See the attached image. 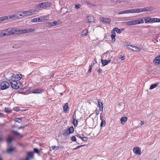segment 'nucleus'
I'll return each instance as SVG.
<instances>
[{
  "label": "nucleus",
  "mask_w": 160,
  "mask_h": 160,
  "mask_svg": "<svg viewBox=\"0 0 160 160\" xmlns=\"http://www.w3.org/2000/svg\"><path fill=\"white\" fill-rule=\"evenodd\" d=\"M8 17H9V19L14 18L15 19L19 18V16L17 14L11 15L8 16Z\"/></svg>",
  "instance_id": "nucleus-30"
},
{
  "label": "nucleus",
  "mask_w": 160,
  "mask_h": 160,
  "mask_svg": "<svg viewBox=\"0 0 160 160\" xmlns=\"http://www.w3.org/2000/svg\"><path fill=\"white\" fill-rule=\"evenodd\" d=\"M17 126H14V125H13L12 126V128H16V127Z\"/></svg>",
  "instance_id": "nucleus-60"
},
{
  "label": "nucleus",
  "mask_w": 160,
  "mask_h": 160,
  "mask_svg": "<svg viewBox=\"0 0 160 160\" xmlns=\"http://www.w3.org/2000/svg\"><path fill=\"white\" fill-rule=\"evenodd\" d=\"M155 65H158L160 64V55L155 58L153 61Z\"/></svg>",
  "instance_id": "nucleus-11"
},
{
  "label": "nucleus",
  "mask_w": 160,
  "mask_h": 160,
  "mask_svg": "<svg viewBox=\"0 0 160 160\" xmlns=\"http://www.w3.org/2000/svg\"><path fill=\"white\" fill-rule=\"evenodd\" d=\"M15 121L19 123H21L22 122V119L20 118H16L15 119Z\"/></svg>",
  "instance_id": "nucleus-41"
},
{
  "label": "nucleus",
  "mask_w": 160,
  "mask_h": 160,
  "mask_svg": "<svg viewBox=\"0 0 160 160\" xmlns=\"http://www.w3.org/2000/svg\"><path fill=\"white\" fill-rule=\"evenodd\" d=\"M83 146H84L83 145H80V146H77L76 148H73V149L76 150V149H78L79 148H80Z\"/></svg>",
  "instance_id": "nucleus-47"
},
{
  "label": "nucleus",
  "mask_w": 160,
  "mask_h": 160,
  "mask_svg": "<svg viewBox=\"0 0 160 160\" xmlns=\"http://www.w3.org/2000/svg\"><path fill=\"white\" fill-rule=\"evenodd\" d=\"M38 18V22H45L48 20L47 16H41Z\"/></svg>",
  "instance_id": "nucleus-13"
},
{
  "label": "nucleus",
  "mask_w": 160,
  "mask_h": 160,
  "mask_svg": "<svg viewBox=\"0 0 160 160\" xmlns=\"http://www.w3.org/2000/svg\"><path fill=\"white\" fill-rule=\"evenodd\" d=\"M10 35L18 34V30L16 28H10Z\"/></svg>",
  "instance_id": "nucleus-10"
},
{
  "label": "nucleus",
  "mask_w": 160,
  "mask_h": 160,
  "mask_svg": "<svg viewBox=\"0 0 160 160\" xmlns=\"http://www.w3.org/2000/svg\"><path fill=\"white\" fill-rule=\"evenodd\" d=\"M127 118L126 117H122L121 118V122L122 124H123L127 121Z\"/></svg>",
  "instance_id": "nucleus-31"
},
{
  "label": "nucleus",
  "mask_w": 160,
  "mask_h": 160,
  "mask_svg": "<svg viewBox=\"0 0 160 160\" xmlns=\"http://www.w3.org/2000/svg\"><path fill=\"white\" fill-rule=\"evenodd\" d=\"M27 126V125L25 126H20L18 127V129H24L25 127Z\"/></svg>",
  "instance_id": "nucleus-55"
},
{
  "label": "nucleus",
  "mask_w": 160,
  "mask_h": 160,
  "mask_svg": "<svg viewBox=\"0 0 160 160\" xmlns=\"http://www.w3.org/2000/svg\"><path fill=\"white\" fill-rule=\"evenodd\" d=\"M88 30L86 29L83 30L81 34V36L82 37H85L88 35Z\"/></svg>",
  "instance_id": "nucleus-26"
},
{
  "label": "nucleus",
  "mask_w": 160,
  "mask_h": 160,
  "mask_svg": "<svg viewBox=\"0 0 160 160\" xmlns=\"http://www.w3.org/2000/svg\"><path fill=\"white\" fill-rule=\"evenodd\" d=\"M16 78L17 79L18 81L21 80L22 78V75L20 74H16L15 76Z\"/></svg>",
  "instance_id": "nucleus-35"
},
{
  "label": "nucleus",
  "mask_w": 160,
  "mask_h": 160,
  "mask_svg": "<svg viewBox=\"0 0 160 160\" xmlns=\"http://www.w3.org/2000/svg\"><path fill=\"white\" fill-rule=\"evenodd\" d=\"M5 111L8 113H10L11 112L12 110L9 108L6 107L4 109Z\"/></svg>",
  "instance_id": "nucleus-37"
},
{
  "label": "nucleus",
  "mask_w": 160,
  "mask_h": 160,
  "mask_svg": "<svg viewBox=\"0 0 160 160\" xmlns=\"http://www.w3.org/2000/svg\"><path fill=\"white\" fill-rule=\"evenodd\" d=\"M129 46H130L131 47L133 48H136V49H132V51H141L140 49L139 48L137 47V46H135L133 45H129Z\"/></svg>",
  "instance_id": "nucleus-32"
},
{
  "label": "nucleus",
  "mask_w": 160,
  "mask_h": 160,
  "mask_svg": "<svg viewBox=\"0 0 160 160\" xmlns=\"http://www.w3.org/2000/svg\"><path fill=\"white\" fill-rule=\"evenodd\" d=\"M150 18L149 17H145L143 18L142 20L144 19L145 23H149Z\"/></svg>",
  "instance_id": "nucleus-34"
},
{
  "label": "nucleus",
  "mask_w": 160,
  "mask_h": 160,
  "mask_svg": "<svg viewBox=\"0 0 160 160\" xmlns=\"http://www.w3.org/2000/svg\"><path fill=\"white\" fill-rule=\"evenodd\" d=\"M158 85V84L155 83L154 84H153L151 85L150 86L149 89H152L154 88H156Z\"/></svg>",
  "instance_id": "nucleus-38"
},
{
  "label": "nucleus",
  "mask_w": 160,
  "mask_h": 160,
  "mask_svg": "<svg viewBox=\"0 0 160 160\" xmlns=\"http://www.w3.org/2000/svg\"><path fill=\"white\" fill-rule=\"evenodd\" d=\"M102 69L100 68H99L98 70V72L99 73H102Z\"/></svg>",
  "instance_id": "nucleus-54"
},
{
  "label": "nucleus",
  "mask_w": 160,
  "mask_h": 160,
  "mask_svg": "<svg viewBox=\"0 0 160 160\" xmlns=\"http://www.w3.org/2000/svg\"><path fill=\"white\" fill-rule=\"evenodd\" d=\"M87 19L88 22H93L95 20L94 17L92 16H88L87 17Z\"/></svg>",
  "instance_id": "nucleus-22"
},
{
  "label": "nucleus",
  "mask_w": 160,
  "mask_h": 160,
  "mask_svg": "<svg viewBox=\"0 0 160 160\" xmlns=\"http://www.w3.org/2000/svg\"><path fill=\"white\" fill-rule=\"evenodd\" d=\"M82 140L84 142H87L88 140V138L87 137H82L81 138Z\"/></svg>",
  "instance_id": "nucleus-42"
},
{
  "label": "nucleus",
  "mask_w": 160,
  "mask_h": 160,
  "mask_svg": "<svg viewBox=\"0 0 160 160\" xmlns=\"http://www.w3.org/2000/svg\"><path fill=\"white\" fill-rule=\"evenodd\" d=\"M52 5V3L49 2H46L40 3L37 5V8H47L50 7Z\"/></svg>",
  "instance_id": "nucleus-3"
},
{
  "label": "nucleus",
  "mask_w": 160,
  "mask_h": 160,
  "mask_svg": "<svg viewBox=\"0 0 160 160\" xmlns=\"http://www.w3.org/2000/svg\"><path fill=\"white\" fill-rule=\"evenodd\" d=\"M94 62L95 63H97V61L96 60H94Z\"/></svg>",
  "instance_id": "nucleus-62"
},
{
  "label": "nucleus",
  "mask_w": 160,
  "mask_h": 160,
  "mask_svg": "<svg viewBox=\"0 0 160 160\" xmlns=\"http://www.w3.org/2000/svg\"><path fill=\"white\" fill-rule=\"evenodd\" d=\"M133 151L136 155H140L141 154V150L139 147H137L133 148Z\"/></svg>",
  "instance_id": "nucleus-9"
},
{
  "label": "nucleus",
  "mask_w": 160,
  "mask_h": 160,
  "mask_svg": "<svg viewBox=\"0 0 160 160\" xmlns=\"http://www.w3.org/2000/svg\"><path fill=\"white\" fill-rule=\"evenodd\" d=\"M75 6V7L77 9H78L80 8V4H78V5H77V4H76Z\"/></svg>",
  "instance_id": "nucleus-53"
},
{
  "label": "nucleus",
  "mask_w": 160,
  "mask_h": 160,
  "mask_svg": "<svg viewBox=\"0 0 160 160\" xmlns=\"http://www.w3.org/2000/svg\"><path fill=\"white\" fill-rule=\"evenodd\" d=\"M60 21H54L53 22H50V24L52 26H57L59 24Z\"/></svg>",
  "instance_id": "nucleus-28"
},
{
  "label": "nucleus",
  "mask_w": 160,
  "mask_h": 160,
  "mask_svg": "<svg viewBox=\"0 0 160 160\" xmlns=\"http://www.w3.org/2000/svg\"><path fill=\"white\" fill-rule=\"evenodd\" d=\"M12 140V137H8V138L7 141L8 143H10L11 142Z\"/></svg>",
  "instance_id": "nucleus-40"
},
{
  "label": "nucleus",
  "mask_w": 160,
  "mask_h": 160,
  "mask_svg": "<svg viewBox=\"0 0 160 160\" xmlns=\"http://www.w3.org/2000/svg\"><path fill=\"white\" fill-rule=\"evenodd\" d=\"M10 84L12 88L15 89H18L19 88L18 80H12L10 82Z\"/></svg>",
  "instance_id": "nucleus-4"
},
{
  "label": "nucleus",
  "mask_w": 160,
  "mask_h": 160,
  "mask_svg": "<svg viewBox=\"0 0 160 160\" xmlns=\"http://www.w3.org/2000/svg\"><path fill=\"white\" fill-rule=\"evenodd\" d=\"M160 22V18H152V23Z\"/></svg>",
  "instance_id": "nucleus-36"
},
{
  "label": "nucleus",
  "mask_w": 160,
  "mask_h": 160,
  "mask_svg": "<svg viewBox=\"0 0 160 160\" xmlns=\"http://www.w3.org/2000/svg\"><path fill=\"white\" fill-rule=\"evenodd\" d=\"M76 137L81 139L82 137L79 134H77L76 135Z\"/></svg>",
  "instance_id": "nucleus-57"
},
{
  "label": "nucleus",
  "mask_w": 160,
  "mask_h": 160,
  "mask_svg": "<svg viewBox=\"0 0 160 160\" xmlns=\"http://www.w3.org/2000/svg\"><path fill=\"white\" fill-rule=\"evenodd\" d=\"M94 64V63H93V64H92L91 66H90V68L88 70V72H91L92 71V66L93 64Z\"/></svg>",
  "instance_id": "nucleus-46"
},
{
  "label": "nucleus",
  "mask_w": 160,
  "mask_h": 160,
  "mask_svg": "<svg viewBox=\"0 0 160 160\" xmlns=\"http://www.w3.org/2000/svg\"><path fill=\"white\" fill-rule=\"evenodd\" d=\"M44 90L40 89H37L33 91V93H42Z\"/></svg>",
  "instance_id": "nucleus-25"
},
{
  "label": "nucleus",
  "mask_w": 160,
  "mask_h": 160,
  "mask_svg": "<svg viewBox=\"0 0 160 160\" xmlns=\"http://www.w3.org/2000/svg\"><path fill=\"white\" fill-rule=\"evenodd\" d=\"M17 15L19 16V18H21L23 17H25L24 11H20L18 12L17 13Z\"/></svg>",
  "instance_id": "nucleus-29"
},
{
  "label": "nucleus",
  "mask_w": 160,
  "mask_h": 160,
  "mask_svg": "<svg viewBox=\"0 0 160 160\" xmlns=\"http://www.w3.org/2000/svg\"><path fill=\"white\" fill-rule=\"evenodd\" d=\"M103 124H104V121H103V120H102L101 122V123H100V126L101 127H103Z\"/></svg>",
  "instance_id": "nucleus-52"
},
{
  "label": "nucleus",
  "mask_w": 160,
  "mask_h": 160,
  "mask_svg": "<svg viewBox=\"0 0 160 160\" xmlns=\"http://www.w3.org/2000/svg\"><path fill=\"white\" fill-rule=\"evenodd\" d=\"M9 86V83L6 81L2 82L0 84L1 88L2 90L8 88Z\"/></svg>",
  "instance_id": "nucleus-6"
},
{
  "label": "nucleus",
  "mask_w": 160,
  "mask_h": 160,
  "mask_svg": "<svg viewBox=\"0 0 160 160\" xmlns=\"http://www.w3.org/2000/svg\"><path fill=\"white\" fill-rule=\"evenodd\" d=\"M124 30V28L119 29L117 28H114L112 31H113V32H115V31H116V32L118 33H121L122 31Z\"/></svg>",
  "instance_id": "nucleus-15"
},
{
  "label": "nucleus",
  "mask_w": 160,
  "mask_h": 160,
  "mask_svg": "<svg viewBox=\"0 0 160 160\" xmlns=\"http://www.w3.org/2000/svg\"><path fill=\"white\" fill-rule=\"evenodd\" d=\"M27 156L30 158H33L34 156L33 152H27Z\"/></svg>",
  "instance_id": "nucleus-33"
},
{
  "label": "nucleus",
  "mask_w": 160,
  "mask_h": 160,
  "mask_svg": "<svg viewBox=\"0 0 160 160\" xmlns=\"http://www.w3.org/2000/svg\"><path fill=\"white\" fill-rule=\"evenodd\" d=\"M74 117H76V115L75 114V112L74 113L72 117V119H73L72 123L73 124L74 126L75 127H76L78 124V120H76V118H74Z\"/></svg>",
  "instance_id": "nucleus-18"
},
{
  "label": "nucleus",
  "mask_w": 160,
  "mask_h": 160,
  "mask_svg": "<svg viewBox=\"0 0 160 160\" xmlns=\"http://www.w3.org/2000/svg\"><path fill=\"white\" fill-rule=\"evenodd\" d=\"M152 23V18H150L149 23Z\"/></svg>",
  "instance_id": "nucleus-56"
},
{
  "label": "nucleus",
  "mask_w": 160,
  "mask_h": 160,
  "mask_svg": "<svg viewBox=\"0 0 160 160\" xmlns=\"http://www.w3.org/2000/svg\"><path fill=\"white\" fill-rule=\"evenodd\" d=\"M35 11V10L34 11L33 10L31 9L28 11H24V16H28L32 15L34 14Z\"/></svg>",
  "instance_id": "nucleus-7"
},
{
  "label": "nucleus",
  "mask_w": 160,
  "mask_h": 160,
  "mask_svg": "<svg viewBox=\"0 0 160 160\" xmlns=\"http://www.w3.org/2000/svg\"><path fill=\"white\" fill-rule=\"evenodd\" d=\"M134 13H139L141 12H144L145 11H148L150 10V9L148 8H135L133 9Z\"/></svg>",
  "instance_id": "nucleus-5"
},
{
  "label": "nucleus",
  "mask_w": 160,
  "mask_h": 160,
  "mask_svg": "<svg viewBox=\"0 0 160 160\" xmlns=\"http://www.w3.org/2000/svg\"><path fill=\"white\" fill-rule=\"evenodd\" d=\"M0 160H2V158L0 157Z\"/></svg>",
  "instance_id": "nucleus-64"
},
{
  "label": "nucleus",
  "mask_w": 160,
  "mask_h": 160,
  "mask_svg": "<svg viewBox=\"0 0 160 160\" xmlns=\"http://www.w3.org/2000/svg\"><path fill=\"white\" fill-rule=\"evenodd\" d=\"M30 158L28 157V156H27L25 158V160H29V159Z\"/></svg>",
  "instance_id": "nucleus-58"
},
{
  "label": "nucleus",
  "mask_w": 160,
  "mask_h": 160,
  "mask_svg": "<svg viewBox=\"0 0 160 160\" xmlns=\"http://www.w3.org/2000/svg\"><path fill=\"white\" fill-rule=\"evenodd\" d=\"M63 110L66 113H68L69 112L68 103L67 102L65 103L63 108Z\"/></svg>",
  "instance_id": "nucleus-14"
},
{
  "label": "nucleus",
  "mask_w": 160,
  "mask_h": 160,
  "mask_svg": "<svg viewBox=\"0 0 160 160\" xmlns=\"http://www.w3.org/2000/svg\"><path fill=\"white\" fill-rule=\"evenodd\" d=\"M119 59H121L122 60H123L125 59V58L124 56H121V57L119 58Z\"/></svg>",
  "instance_id": "nucleus-51"
},
{
  "label": "nucleus",
  "mask_w": 160,
  "mask_h": 160,
  "mask_svg": "<svg viewBox=\"0 0 160 160\" xmlns=\"http://www.w3.org/2000/svg\"><path fill=\"white\" fill-rule=\"evenodd\" d=\"M100 20L103 22H106L108 23H110L111 22V19L108 18H101Z\"/></svg>",
  "instance_id": "nucleus-17"
},
{
  "label": "nucleus",
  "mask_w": 160,
  "mask_h": 160,
  "mask_svg": "<svg viewBox=\"0 0 160 160\" xmlns=\"http://www.w3.org/2000/svg\"><path fill=\"white\" fill-rule=\"evenodd\" d=\"M144 22L142 19H138L125 22V23L127 25L129 26L142 24Z\"/></svg>",
  "instance_id": "nucleus-1"
},
{
  "label": "nucleus",
  "mask_w": 160,
  "mask_h": 160,
  "mask_svg": "<svg viewBox=\"0 0 160 160\" xmlns=\"http://www.w3.org/2000/svg\"><path fill=\"white\" fill-rule=\"evenodd\" d=\"M140 124L141 125H142L144 124V122L143 121H141L140 122Z\"/></svg>",
  "instance_id": "nucleus-59"
},
{
  "label": "nucleus",
  "mask_w": 160,
  "mask_h": 160,
  "mask_svg": "<svg viewBox=\"0 0 160 160\" xmlns=\"http://www.w3.org/2000/svg\"><path fill=\"white\" fill-rule=\"evenodd\" d=\"M74 128L73 127H70L69 128L64 129L62 132L64 136H67L70 134L73 133Z\"/></svg>",
  "instance_id": "nucleus-2"
},
{
  "label": "nucleus",
  "mask_w": 160,
  "mask_h": 160,
  "mask_svg": "<svg viewBox=\"0 0 160 160\" xmlns=\"http://www.w3.org/2000/svg\"><path fill=\"white\" fill-rule=\"evenodd\" d=\"M133 9L130 10H127L119 12L118 14L119 15L122 14H128L129 13H134Z\"/></svg>",
  "instance_id": "nucleus-8"
},
{
  "label": "nucleus",
  "mask_w": 160,
  "mask_h": 160,
  "mask_svg": "<svg viewBox=\"0 0 160 160\" xmlns=\"http://www.w3.org/2000/svg\"><path fill=\"white\" fill-rule=\"evenodd\" d=\"M111 60H103L102 59V64L103 66H104L108 64V63H109Z\"/></svg>",
  "instance_id": "nucleus-27"
},
{
  "label": "nucleus",
  "mask_w": 160,
  "mask_h": 160,
  "mask_svg": "<svg viewBox=\"0 0 160 160\" xmlns=\"http://www.w3.org/2000/svg\"><path fill=\"white\" fill-rule=\"evenodd\" d=\"M2 141V138H0V142Z\"/></svg>",
  "instance_id": "nucleus-61"
},
{
  "label": "nucleus",
  "mask_w": 160,
  "mask_h": 160,
  "mask_svg": "<svg viewBox=\"0 0 160 160\" xmlns=\"http://www.w3.org/2000/svg\"><path fill=\"white\" fill-rule=\"evenodd\" d=\"M3 31L2 30L0 32V37L5 36L4 33H3Z\"/></svg>",
  "instance_id": "nucleus-48"
},
{
  "label": "nucleus",
  "mask_w": 160,
  "mask_h": 160,
  "mask_svg": "<svg viewBox=\"0 0 160 160\" xmlns=\"http://www.w3.org/2000/svg\"><path fill=\"white\" fill-rule=\"evenodd\" d=\"M38 18H34L31 20V22H38Z\"/></svg>",
  "instance_id": "nucleus-44"
},
{
  "label": "nucleus",
  "mask_w": 160,
  "mask_h": 160,
  "mask_svg": "<svg viewBox=\"0 0 160 160\" xmlns=\"http://www.w3.org/2000/svg\"><path fill=\"white\" fill-rule=\"evenodd\" d=\"M9 20V17L8 16H4L0 17V23L2 22L8 20Z\"/></svg>",
  "instance_id": "nucleus-23"
},
{
  "label": "nucleus",
  "mask_w": 160,
  "mask_h": 160,
  "mask_svg": "<svg viewBox=\"0 0 160 160\" xmlns=\"http://www.w3.org/2000/svg\"><path fill=\"white\" fill-rule=\"evenodd\" d=\"M112 34L111 35V38H112V42H115L116 40L115 39V36L116 35V34L115 32H113V31H111Z\"/></svg>",
  "instance_id": "nucleus-19"
},
{
  "label": "nucleus",
  "mask_w": 160,
  "mask_h": 160,
  "mask_svg": "<svg viewBox=\"0 0 160 160\" xmlns=\"http://www.w3.org/2000/svg\"><path fill=\"white\" fill-rule=\"evenodd\" d=\"M15 149V148L11 147L7 149L6 152L8 153H11L14 151Z\"/></svg>",
  "instance_id": "nucleus-24"
},
{
  "label": "nucleus",
  "mask_w": 160,
  "mask_h": 160,
  "mask_svg": "<svg viewBox=\"0 0 160 160\" xmlns=\"http://www.w3.org/2000/svg\"><path fill=\"white\" fill-rule=\"evenodd\" d=\"M34 151L35 152H36L37 153H39V151L38 150V149L37 148H34Z\"/></svg>",
  "instance_id": "nucleus-45"
},
{
  "label": "nucleus",
  "mask_w": 160,
  "mask_h": 160,
  "mask_svg": "<svg viewBox=\"0 0 160 160\" xmlns=\"http://www.w3.org/2000/svg\"><path fill=\"white\" fill-rule=\"evenodd\" d=\"M11 132H12L13 134L17 136H19L20 138H22L23 137V135H21L20 133H19L17 131L14 130L11 131Z\"/></svg>",
  "instance_id": "nucleus-16"
},
{
  "label": "nucleus",
  "mask_w": 160,
  "mask_h": 160,
  "mask_svg": "<svg viewBox=\"0 0 160 160\" xmlns=\"http://www.w3.org/2000/svg\"><path fill=\"white\" fill-rule=\"evenodd\" d=\"M99 113V110H95V114L96 115H98Z\"/></svg>",
  "instance_id": "nucleus-50"
},
{
  "label": "nucleus",
  "mask_w": 160,
  "mask_h": 160,
  "mask_svg": "<svg viewBox=\"0 0 160 160\" xmlns=\"http://www.w3.org/2000/svg\"><path fill=\"white\" fill-rule=\"evenodd\" d=\"M98 106L99 108V110L101 112H102L103 111V106L102 102L99 99L98 101Z\"/></svg>",
  "instance_id": "nucleus-12"
},
{
  "label": "nucleus",
  "mask_w": 160,
  "mask_h": 160,
  "mask_svg": "<svg viewBox=\"0 0 160 160\" xmlns=\"http://www.w3.org/2000/svg\"><path fill=\"white\" fill-rule=\"evenodd\" d=\"M59 147H56V146H52V149H53V150H54L55 149H56V148H59Z\"/></svg>",
  "instance_id": "nucleus-49"
},
{
  "label": "nucleus",
  "mask_w": 160,
  "mask_h": 160,
  "mask_svg": "<svg viewBox=\"0 0 160 160\" xmlns=\"http://www.w3.org/2000/svg\"><path fill=\"white\" fill-rule=\"evenodd\" d=\"M10 28H9L7 29H4L3 30V33H4L5 36H8L11 35H10Z\"/></svg>",
  "instance_id": "nucleus-20"
},
{
  "label": "nucleus",
  "mask_w": 160,
  "mask_h": 160,
  "mask_svg": "<svg viewBox=\"0 0 160 160\" xmlns=\"http://www.w3.org/2000/svg\"><path fill=\"white\" fill-rule=\"evenodd\" d=\"M156 42H158V40H156Z\"/></svg>",
  "instance_id": "nucleus-63"
},
{
  "label": "nucleus",
  "mask_w": 160,
  "mask_h": 160,
  "mask_svg": "<svg viewBox=\"0 0 160 160\" xmlns=\"http://www.w3.org/2000/svg\"><path fill=\"white\" fill-rule=\"evenodd\" d=\"M35 29L33 28H29L27 29L28 33L32 32L35 31Z\"/></svg>",
  "instance_id": "nucleus-39"
},
{
  "label": "nucleus",
  "mask_w": 160,
  "mask_h": 160,
  "mask_svg": "<svg viewBox=\"0 0 160 160\" xmlns=\"http://www.w3.org/2000/svg\"><path fill=\"white\" fill-rule=\"evenodd\" d=\"M28 31L27 29L18 30V34L27 33H28Z\"/></svg>",
  "instance_id": "nucleus-21"
},
{
  "label": "nucleus",
  "mask_w": 160,
  "mask_h": 160,
  "mask_svg": "<svg viewBox=\"0 0 160 160\" xmlns=\"http://www.w3.org/2000/svg\"><path fill=\"white\" fill-rule=\"evenodd\" d=\"M71 140L72 141L76 142L77 141V139L75 136H72L71 138Z\"/></svg>",
  "instance_id": "nucleus-43"
}]
</instances>
